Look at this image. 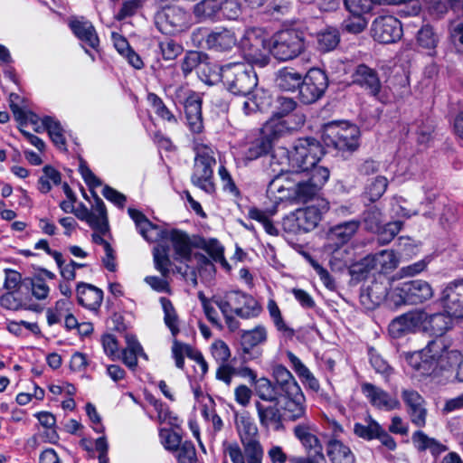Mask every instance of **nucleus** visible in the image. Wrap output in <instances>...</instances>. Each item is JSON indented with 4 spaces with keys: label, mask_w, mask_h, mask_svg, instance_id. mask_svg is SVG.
Masks as SVG:
<instances>
[{
    "label": "nucleus",
    "mask_w": 463,
    "mask_h": 463,
    "mask_svg": "<svg viewBox=\"0 0 463 463\" xmlns=\"http://www.w3.org/2000/svg\"><path fill=\"white\" fill-rule=\"evenodd\" d=\"M323 156L322 145L313 137L298 139L290 150L278 147L270 160L277 176L269 183L268 192H287L279 197L280 200L306 202L313 198L330 175L327 167L318 165Z\"/></svg>",
    "instance_id": "f257e3e1"
},
{
    "label": "nucleus",
    "mask_w": 463,
    "mask_h": 463,
    "mask_svg": "<svg viewBox=\"0 0 463 463\" xmlns=\"http://www.w3.org/2000/svg\"><path fill=\"white\" fill-rule=\"evenodd\" d=\"M128 213L135 222L140 235L149 242H159L153 250V258L156 269L163 277L169 274L171 261L169 248L163 243L171 241L175 250V260L189 261L192 257V244L188 235L178 230L165 231L156 224H153L140 211L128 208Z\"/></svg>",
    "instance_id": "f03ea898"
},
{
    "label": "nucleus",
    "mask_w": 463,
    "mask_h": 463,
    "mask_svg": "<svg viewBox=\"0 0 463 463\" xmlns=\"http://www.w3.org/2000/svg\"><path fill=\"white\" fill-rule=\"evenodd\" d=\"M461 358V353L457 349H451L450 340L446 337H436L423 349L405 355L409 366L421 376L449 370L458 365Z\"/></svg>",
    "instance_id": "7ed1b4c3"
},
{
    "label": "nucleus",
    "mask_w": 463,
    "mask_h": 463,
    "mask_svg": "<svg viewBox=\"0 0 463 463\" xmlns=\"http://www.w3.org/2000/svg\"><path fill=\"white\" fill-rule=\"evenodd\" d=\"M377 289V284L371 287L369 297L375 298L376 305L384 301L390 308H398L403 305L422 304L431 299L434 295L431 285L423 279L404 281L392 288L388 292L383 291V296H375Z\"/></svg>",
    "instance_id": "20e7f679"
},
{
    "label": "nucleus",
    "mask_w": 463,
    "mask_h": 463,
    "mask_svg": "<svg viewBox=\"0 0 463 463\" xmlns=\"http://www.w3.org/2000/svg\"><path fill=\"white\" fill-rule=\"evenodd\" d=\"M219 71L224 85L234 95H250L258 84L256 72L250 63L232 62L222 66Z\"/></svg>",
    "instance_id": "39448f33"
},
{
    "label": "nucleus",
    "mask_w": 463,
    "mask_h": 463,
    "mask_svg": "<svg viewBox=\"0 0 463 463\" xmlns=\"http://www.w3.org/2000/svg\"><path fill=\"white\" fill-rule=\"evenodd\" d=\"M194 163L191 181L200 189L212 193L214 189L213 183V166L216 165L215 149L202 140H194Z\"/></svg>",
    "instance_id": "423d86ee"
},
{
    "label": "nucleus",
    "mask_w": 463,
    "mask_h": 463,
    "mask_svg": "<svg viewBox=\"0 0 463 463\" xmlns=\"http://www.w3.org/2000/svg\"><path fill=\"white\" fill-rule=\"evenodd\" d=\"M328 209V203L323 199L317 200L315 204L297 209L283 219V229L287 232L295 234L308 232L318 225L322 215Z\"/></svg>",
    "instance_id": "0eeeda50"
},
{
    "label": "nucleus",
    "mask_w": 463,
    "mask_h": 463,
    "mask_svg": "<svg viewBox=\"0 0 463 463\" xmlns=\"http://www.w3.org/2000/svg\"><path fill=\"white\" fill-rule=\"evenodd\" d=\"M306 50L303 32L297 29L280 30L269 39L270 54L279 61H288L298 57Z\"/></svg>",
    "instance_id": "6e6552de"
},
{
    "label": "nucleus",
    "mask_w": 463,
    "mask_h": 463,
    "mask_svg": "<svg viewBox=\"0 0 463 463\" xmlns=\"http://www.w3.org/2000/svg\"><path fill=\"white\" fill-rule=\"evenodd\" d=\"M239 45L249 63L264 67L269 62V39L260 28L247 29Z\"/></svg>",
    "instance_id": "1a4fd4ad"
},
{
    "label": "nucleus",
    "mask_w": 463,
    "mask_h": 463,
    "mask_svg": "<svg viewBox=\"0 0 463 463\" xmlns=\"http://www.w3.org/2000/svg\"><path fill=\"white\" fill-rule=\"evenodd\" d=\"M359 128L355 125L329 123L325 126L323 138L327 146L339 151L356 150L359 146Z\"/></svg>",
    "instance_id": "9d476101"
},
{
    "label": "nucleus",
    "mask_w": 463,
    "mask_h": 463,
    "mask_svg": "<svg viewBox=\"0 0 463 463\" xmlns=\"http://www.w3.org/2000/svg\"><path fill=\"white\" fill-rule=\"evenodd\" d=\"M214 304L218 307H228L234 314L243 319L257 317L261 312L259 302L250 295L234 290L228 292L223 298H215Z\"/></svg>",
    "instance_id": "9b49d317"
},
{
    "label": "nucleus",
    "mask_w": 463,
    "mask_h": 463,
    "mask_svg": "<svg viewBox=\"0 0 463 463\" xmlns=\"http://www.w3.org/2000/svg\"><path fill=\"white\" fill-rule=\"evenodd\" d=\"M224 442L223 451L232 463H262L263 448L259 439L241 442Z\"/></svg>",
    "instance_id": "f8f14e48"
},
{
    "label": "nucleus",
    "mask_w": 463,
    "mask_h": 463,
    "mask_svg": "<svg viewBox=\"0 0 463 463\" xmlns=\"http://www.w3.org/2000/svg\"><path fill=\"white\" fill-rule=\"evenodd\" d=\"M276 405L280 408L285 421L307 420V402L301 388L279 394Z\"/></svg>",
    "instance_id": "ddd939ff"
},
{
    "label": "nucleus",
    "mask_w": 463,
    "mask_h": 463,
    "mask_svg": "<svg viewBox=\"0 0 463 463\" xmlns=\"http://www.w3.org/2000/svg\"><path fill=\"white\" fill-rule=\"evenodd\" d=\"M328 86L327 76L320 69H311L302 79L299 86V98L305 104H311L318 100Z\"/></svg>",
    "instance_id": "4468645a"
},
{
    "label": "nucleus",
    "mask_w": 463,
    "mask_h": 463,
    "mask_svg": "<svg viewBox=\"0 0 463 463\" xmlns=\"http://www.w3.org/2000/svg\"><path fill=\"white\" fill-rule=\"evenodd\" d=\"M306 121L302 113H294L291 116L282 118L279 116H272L263 126L262 133L271 139V143L294 130L301 128Z\"/></svg>",
    "instance_id": "2eb2a0df"
},
{
    "label": "nucleus",
    "mask_w": 463,
    "mask_h": 463,
    "mask_svg": "<svg viewBox=\"0 0 463 463\" xmlns=\"http://www.w3.org/2000/svg\"><path fill=\"white\" fill-rule=\"evenodd\" d=\"M372 36L381 43H392L402 36L401 22L392 15H380L372 24Z\"/></svg>",
    "instance_id": "dca6fc26"
},
{
    "label": "nucleus",
    "mask_w": 463,
    "mask_h": 463,
    "mask_svg": "<svg viewBox=\"0 0 463 463\" xmlns=\"http://www.w3.org/2000/svg\"><path fill=\"white\" fill-rule=\"evenodd\" d=\"M156 24L162 33H175L186 27L187 14L179 6H165L156 13Z\"/></svg>",
    "instance_id": "f3484780"
},
{
    "label": "nucleus",
    "mask_w": 463,
    "mask_h": 463,
    "mask_svg": "<svg viewBox=\"0 0 463 463\" xmlns=\"http://www.w3.org/2000/svg\"><path fill=\"white\" fill-rule=\"evenodd\" d=\"M426 319L427 314L423 311L415 310L405 313L390 323L388 327L389 334L394 338H399L420 328Z\"/></svg>",
    "instance_id": "a211bd4d"
},
{
    "label": "nucleus",
    "mask_w": 463,
    "mask_h": 463,
    "mask_svg": "<svg viewBox=\"0 0 463 463\" xmlns=\"http://www.w3.org/2000/svg\"><path fill=\"white\" fill-rule=\"evenodd\" d=\"M440 300L449 317H463V279L448 284L442 290Z\"/></svg>",
    "instance_id": "6ab92c4d"
},
{
    "label": "nucleus",
    "mask_w": 463,
    "mask_h": 463,
    "mask_svg": "<svg viewBox=\"0 0 463 463\" xmlns=\"http://www.w3.org/2000/svg\"><path fill=\"white\" fill-rule=\"evenodd\" d=\"M73 213L79 220L86 222L90 228L106 231L107 211L103 201L99 197H95L91 211L81 203L75 208Z\"/></svg>",
    "instance_id": "aec40b11"
},
{
    "label": "nucleus",
    "mask_w": 463,
    "mask_h": 463,
    "mask_svg": "<svg viewBox=\"0 0 463 463\" xmlns=\"http://www.w3.org/2000/svg\"><path fill=\"white\" fill-rule=\"evenodd\" d=\"M361 389L370 403L378 409L391 411L401 408V402L396 397L391 396L387 392L372 383H365Z\"/></svg>",
    "instance_id": "412c9836"
},
{
    "label": "nucleus",
    "mask_w": 463,
    "mask_h": 463,
    "mask_svg": "<svg viewBox=\"0 0 463 463\" xmlns=\"http://www.w3.org/2000/svg\"><path fill=\"white\" fill-rule=\"evenodd\" d=\"M69 25L75 36L84 44L86 53L94 61V55L86 49V46L97 49L99 44V40L93 24L90 21L80 17L71 19Z\"/></svg>",
    "instance_id": "4be33fe9"
},
{
    "label": "nucleus",
    "mask_w": 463,
    "mask_h": 463,
    "mask_svg": "<svg viewBox=\"0 0 463 463\" xmlns=\"http://www.w3.org/2000/svg\"><path fill=\"white\" fill-rule=\"evenodd\" d=\"M295 438L300 442L307 453L323 452L322 445L317 436L316 425L308 420L297 424L293 430Z\"/></svg>",
    "instance_id": "5701e85b"
},
{
    "label": "nucleus",
    "mask_w": 463,
    "mask_h": 463,
    "mask_svg": "<svg viewBox=\"0 0 463 463\" xmlns=\"http://www.w3.org/2000/svg\"><path fill=\"white\" fill-rule=\"evenodd\" d=\"M360 222L351 220L333 226L328 231L326 237L329 246L338 248L347 243L357 232Z\"/></svg>",
    "instance_id": "b1692460"
},
{
    "label": "nucleus",
    "mask_w": 463,
    "mask_h": 463,
    "mask_svg": "<svg viewBox=\"0 0 463 463\" xmlns=\"http://www.w3.org/2000/svg\"><path fill=\"white\" fill-rule=\"evenodd\" d=\"M208 48L217 52L232 50L238 43L236 33L232 29L215 28L206 37Z\"/></svg>",
    "instance_id": "393cba45"
},
{
    "label": "nucleus",
    "mask_w": 463,
    "mask_h": 463,
    "mask_svg": "<svg viewBox=\"0 0 463 463\" xmlns=\"http://www.w3.org/2000/svg\"><path fill=\"white\" fill-rule=\"evenodd\" d=\"M233 420L240 441L259 439V430L250 412L234 411Z\"/></svg>",
    "instance_id": "a878e982"
},
{
    "label": "nucleus",
    "mask_w": 463,
    "mask_h": 463,
    "mask_svg": "<svg viewBox=\"0 0 463 463\" xmlns=\"http://www.w3.org/2000/svg\"><path fill=\"white\" fill-rule=\"evenodd\" d=\"M354 81L368 90L373 96H377L381 90L382 84L377 72L364 64L357 66Z\"/></svg>",
    "instance_id": "bb28decb"
},
{
    "label": "nucleus",
    "mask_w": 463,
    "mask_h": 463,
    "mask_svg": "<svg viewBox=\"0 0 463 463\" xmlns=\"http://www.w3.org/2000/svg\"><path fill=\"white\" fill-rule=\"evenodd\" d=\"M77 298L80 305L97 310L103 300V291L90 284L80 283L77 287Z\"/></svg>",
    "instance_id": "cd10ccee"
},
{
    "label": "nucleus",
    "mask_w": 463,
    "mask_h": 463,
    "mask_svg": "<svg viewBox=\"0 0 463 463\" xmlns=\"http://www.w3.org/2000/svg\"><path fill=\"white\" fill-rule=\"evenodd\" d=\"M257 414L261 426L265 428H273L279 430L282 428V421L284 420L280 408L277 406H265L260 402H255Z\"/></svg>",
    "instance_id": "c85d7f7f"
},
{
    "label": "nucleus",
    "mask_w": 463,
    "mask_h": 463,
    "mask_svg": "<svg viewBox=\"0 0 463 463\" xmlns=\"http://www.w3.org/2000/svg\"><path fill=\"white\" fill-rule=\"evenodd\" d=\"M268 340V329L262 325L259 324L251 329L242 330L241 332V341L243 352L250 353L251 349L258 345H264Z\"/></svg>",
    "instance_id": "c756f323"
},
{
    "label": "nucleus",
    "mask_w": 463,
    "mask_h": 463,
    "mask_svg": "<svg viewBox=\"0 0 463 463\" xmlns=\"http://www.w3.org/2000/svg\"><path fill=\"white\" fill-rule=\"evenodd\" d=\"M326 454L331 463H356L351 449L336 439H331L327 442Z\"/></svg>",
    "instance_id": "7c9ffc66"
},
{
    "label": "nucleus",
    "mask_w": 463,
    "mask_h": 463,
    "mask_svg": "<svg viewBox=\"0 0 463 463\" xmlns=\"http://www.w3.org/2000/svg\"><path fill=\"white\" fill-rule=\"evenodd\" d=\"M42 126L35 128V131L47 130L52 141L57 148L66 151V140L64 130L61 123L52 117H44L41 119Z\"/></svg>",
    "instance_id": "2f4dec72"
},
{
    "label": "nucleus",
    "mask_w": 463,
    "mask_h": 463,
    "mask_svg": "<svg viewBox=\"0 0 463 463\" xmlns=\"http://www.w3.org/2000/svg\"><path fill=\"white\" fill-rule=\"evenodd\" d=\"M127 346L122 351V361L131 370H135L137 366V357L147 359V355L144 353L141 345L134 335H126Z\"/></svg>",
    "instance_id": "473e14b6"
},
{
    "label": "nucleus",
    "mask_w": 463,
    "mask_h": 463,
    "mask_svg": "<svg viewBox=\"0 0 463 463\" xmlns=\"http://www.w3.org/2000/svg\"><path fill=\"white\" fill-rule=\"evenodd\" d=\"M273 376L278 395L301 388L293 374L284 365H276L273 369Z\"/></svg>",
    "instance_id": "72a5a7b5"
},
{
    "label": "nucleus",
    "mask_w": 463,
    "mask_h": 463,
    "mask_svg": "<svg viewBox=\"0 0 463 463\" xmlns=\"http://www.w3.org/2000/svg\"><path fill=\"white\" fill-rule=\"evenodd\" d=\"M181 68L185 76L194 70H197L200 74L204 73L207 69L210 70V63L206 54L199 52H189L183 59Z\"/></svg>",
    "instance_id": "f704fd0d"
},
{
    "label": "nucleus",
    "mask_w": 463,
    "mask_h": 463,
    "mask_svg": "<svg viewBox=\"0 0 463 463\" xmlns=\"http://www.w3.org/2000/svg\"><path fill=\"white\" fill-rule=\"evenodd\" d=\"M302 75L293 68H283L277 72L276 84L285 91H294L302 82Z\"/></svg>",
    "instance_id": "c9c22d12"
},
{
    "label": "nucleus",
    "mask_w": 463,
    "mask_h": 463,
    "mask_svg": "<svg viewBox=\"0 0 463 463\" xmlns=\"http://www.w3.org/2000/svg\"><path fill=\"white\" fill-rule=\"evenodd\" d=\"M374 270L379 273H389L395 269L399 264V259L393 250H383L371 254Z\"/></svg>",
    "instance_id": "e433bc0d"
},
{
    "label": "nucleus",
    "mask_w": 463,
    "mask_h": 463,
    "mask_svg": "<svg viewBox=\"0 0 463 463\" xmlns=\"http://www.w3.org/2000/svg\"><path fill=\"white\" fill-rule=\"evenodd\" d=\"M412 442L420 451L430 450L433 455H439L446 447L433 438L427 436L423 431L418 430L412 434Z\"/></svg>",
    "instance_id": "4c0bfd02"
},
{
    "label": "nucleus",
    "mask_w": 463,
    "mask_h": 463,
    "mask_svg": "<svg viewBox=\"0 0 463 463\" xmlns=\"http://www.w3.org/2000/svg\"><path fill=\"white\" fill-rule=\"evenodd\" d=\"M450 317L442 313L433 314L430 317L427 316V319L422 326L425 330L430 331L432 335L438 337H444L443 334L449 328L451 324Z\"/></svg>",
    "instance_id": "58836bf2"
},
{
    "label": "nucleus",
    "mask_w": 463,
    "mask_h": 463,
    "mask_svg": "<svg viewBox=\"0 0 463 463\" xmlns=\"http://www.w3.org/2000/svg\"><path fill=\"white\" fill-rule=\"evenodd\" d=\"M219 8V0H203L194 5V14L201 22L220 20Z\"/></svg>",
    "instance_id": "ea45409f"
},
{
    "label": "nucleus",
    "mask_w": 463,
    "mask_h": 463,
    "mask_svg": "<svg viewBox=\"0 0 463 463\" xmlns=\"http://www.w3.org/2000/svg\"><path fill=\"white\" fill-rule=\"evenodd\" d=\"M340 42V34L337 29L326 28L317 34V48L323 52L333 51Z\"/></svg>",
    "instance_id": "a19ab883"
},
{
    "label": "nucleus",
    "mask_w": 463,
    "mask_h": 463,
    "mask_svg": "<svg viewBox=\"0 0 463 463\" xmlns=\"http://www.w3.org/2000/svg\"><path fill=\"white\" fill-rule=\"evenodd\" d=\"M272 147L271 139L268 138L262 132L261 135L250 143L245 157L248 160H255L262 156L267 155Z\"/></svg>",
    "instance_id": "79ce46f5"
},
{
    "label": "nucleus",
    "mask_w": 463,
    "mask_h": 463,
    "mask_svg": "<svg viewBox=\"0 0 463 463\" xmlns=\"http://www.w3.org/2000/svg\"><path fill=\"white\" fill-rule=\"evenodd\" d=\"M61 181L60 172L51 165H45L38 180V189L41 193L47 194L52 190V185L60 184Z\"/></svg>",
    "instance_id": "37998d69"
},
{
    "label": "nucleus",
    "mask_w": 463,
    "mask_h": 463,
    "mask_svg": "<svg viewBox=\"0 0 463 463\" xmlns=\"http://www.w3.org/2000/svg\"><path fill=\"white\" fill-rule=\"evenodd\" d=\"M160 303L162 305V308L164 311V321L165 326L171 331V334L174 337H175L179 333V320L176 311L172 304V302L165 298H161Z\"/></svg>",
    "instance_id": "c03bdc74"
},
{
    "label": "nucleus",
    "mask_w": 463,
    "mask_h": 463,
    "mask_svg": "<svg viewBox=\"0 0 463 463\" xmlns=\"http://www.w3.org/2000/svg\"><path fill=\"white\" fill-rule=\"evenodd\" d=\"M381 431V425L370 416L366 420V424L355 423L354 426V434L366 440L376 439Z\"/></svg>",
    "instance_id": "a18cd8bd"
},
{
    "label": "nucleus",
    "mask_w": 463,
    "mask_h": 463,
    "mask_svg": "<svg viewBox=\"0 0 463 463\" xmlns=\"http://www.w3.org/2000/svg\"><path fill=\"white\" fill-rule=\"evenodd\" d=\"M71 302L66 299H60L55 303L54 307L48 308L46 318L49 326H53L61 321L62 318L71 311Z\"/></svg>",
    "instance_id": "49530a36"
},
{
    "label": "nucleus",
    "mask_w": 463,
    "mask_h": 463,
    "mask_svg": "<svg viewBox=\"0 0 463 463\" xmlns=\"http://www.w3.org/2000/svg\"><path fill=\"white\" fill-rule=\"evenodd\" d=\"M267 309L269 311L271 321L278 331L288 335H292L294 334V330L290 328L284 321L281 311L274 299H269Z\"/></svg>",
    "instance_id": "de8ad7c7"
},
{
    "label": "nucleus",
    "mask_w": 463,
    "mask_h": 463,
    "mask_svg": "<svg viewBox=\"0 0 463 463\" xmlns=\"http://www.w3.org/2000/svg\"><path fill=\"white\" fill-rule=\"evenodd\" d=\"M254 391L257 396L265 402H276L278 401V395L276 393V386H273L271 382L265 377L258 379L254 383Z\"/></svg>",
    "instance_id": "09e8293b"
},
{
    "label": "nucleus",
    "mask_w": 463,
    "mask_h": 463,
    "mask_svg": "<svg viewBox=\"0 0 463 463\" xmlns=\"http://www.w3.org/2000/svg\"><path fill=\"white\" fill-rule=\"evenodd\" d=\"M196 349H194L190 345L181 343L175 338L173 341L172 345V356L175 360V366L179 369H183L184 365V356L192 359L193 354Z\"/></svg>",
    "instance_id": "8fccbe9b"
},
{
    "label": "nucleus",
    "mask_w": 463,
    "mask_h": 463,
    "mask_svg": "<svg viewBox=\"0 0 463 463\" xmlns=\"http://www.w3.org/2000/svg\"><path fill=\"white\" fill-rule=\"evenodd\" d=\"M388 186V180L383 175L373 178L366 185L365 193L372 202L380 199L385 193Z\"/></svg>",
    "instance_id": "3c124183"
},
{
    "label": "nucleus",
    "mask_w": 463,
    "mask_h": 463,
    "mask_svg": "<svg viewBox=\"0 0 463 463\" xmlns=\"http://www.w3.org/2000/svg\"><path fill=\"white\" fill-rule=\"evenodd\" d=\"M220 19L236 20L241 14V5L239 0H219Z\"/></svg>",
    "instance_id": "603ef678"
},
{
    "label": "nucleus",
    "mask_w": 463,
    "mask_h": 463,
    "mask_svg": "<svg viewBox=\"0 0 463 463\" xmlns=\"http://www.w3.org/2000/svg\"><path fill=\"white\" fill-rule=\"evenodd\" d=\"M449 39L458 52H463V21L455 19L449 24Z\"/></svg>",
    "instance_id": "864d4df0"
},
{
    "label": "nucleus",
    "mask_w": 463,
    "mask_h": 463,
    "mask_svg": "<svg viewBox=\"0 0 463 463\" xmlns=\"http://www.w3.org/2000/svg\"><path fill=\"white\" fill-rule=\"evenodd\" d=\"M402 222L395 221L385 224L384 226H379V231H374L378 233L379 242L382 244L389 243L401 231Z\"/></svg>",
    "instance_id": "5fc2aeb1"
},
{
    "label": "nucleus",
    "mask_w": 463,
    "mask_h": 463,
    "mask_svg": "<svg viewBox=\"0 0 463 463\" xmlns=\"http://www.w3.org/2000/svg\"><path fill=\"white\" fill-rule=\"evenodd\" d=\"M147 102L154 109L155 112L165 120L176 122L175 117L165 107L163 100L155 93H148Z\"/></svg>",
    "instance_id": "6e6d98bb"
},
{
    "label": "nucleus",
    "mask_w": 463,
    "mask_h": 463,
    "mask_svg": "<svg viewBox=\"0 0 463 463\" xmlns=\"http://www.w3.org/2000/svg\"><path fill=\"white\" fill-rule=\"evenodd\" d=\"M367 20L364 15L350 14V15L344 20L343 28L345 31L350 33H362L367 26Z\"/></svg>",
    "instance_id": "4d7b16f0"
},
{
    "label": "nucleus",
    "mask_w": 463,
    "mask_h": 463,
    "mask_svg": "<svg viewBox=\"0 0 463 463\" xmlns=\"http://www.w3.org/2000/svg\"><path fill=\"white\" fill-rule=\"evenodd\" d=\"M372 270H374V266L371 254L350 266V274L357 279L364 278Z\"/></svg>",
    "instance_id": "13d9d810"
},
{
    "label": "nucleus",
    "mask_w": 463,
    "mask_h": 463,
    "mask_svg": "<svg viewBox=\"0 0 463 463\" xmlns=\"http://www.w3.org/2000/svg\"><path fill=\"white\" fill-rule=\"evenodd\" d=\"M210 351L212 356L219 364L227 363L231 357L230 347L221 339H217L212 343Z\"/></svg>",
    "instance_id": "bf43d9fd"
},
{
    "label": "nucleus",
    "mask_w": 463,
    "mask_h": 463,
    "mask_svg": "<svg viewBox=\"0 0 463 463\" xmlns=\"http://www.w3.org/2000/svg\"><path fill=\"white\" fill-rule=\"evenodd\" d=\"M159 436L165 449L172 452L177 450L182 443L181 436L171 430L161 429Z\"/></svg>",
    "instance_id": "052dcab7"
},
{
    "label": "nucleus",
    "mask_w": 463,
    "mask_h": 463,
    "mask_svg": "<svg viewBox=\"0 0 463 463\" xmlns=\"http://www.w3.org/2000/svg\"><path fill=\"white\" fill-rule=\"evenodd\" d=\"M417 42L420 47L430 50L437 46L438 38L434 33L432 27L426 25L419 30L417 33Z\"/></svg>",
    "instance_id": "680f3d73"
},
{
    "label": "nucleus",
    "mask_w": 463,
    "mask_h": 463,
    "mask_svg": "<svg viewBox=\"0 0 463 463\" xmlns=\"http://www.w3.org/2000/svg\"><path fill=\"white\" fill-rule=\"evenodd\" d=\"M249 216L255 221H258L260 222L263 226V229L265 232L269 235H278L279 231L275 227V225L272 223V222L269 219L268 215L265 212L258 209V208H251L249 211Z\"/></svg>",
    "instance_id": "e2e57ef3"
},
{
    "label": "nucleus",
    "mask_w": 463,
    "mask_h": 463,
    "mask_svg": "<svg viewBox=\"0 0 463 463\" xmlns=\"http://www.w3.org/2000/svg\"><path fill=\"white\" fill-rule=\"evenodd\" d=\"M153 405L157 412V419L161 423L165 422L171 426H178L179 419L170 411L167 405L159 401H155Z\"/></svg>",
    "instance_id": "0e129e2a"
},
{
    "label": "nucleus",
    "mask_w": 463,
    "mask_h": 463,
    "mask_svg": "<svg viewBox=\"0 0 463 463\" xmlns=\"http://www.w3.org/2000/svg\"><path fill=\"white\" fill-rule=\"evenodd\" d=\"M3 273V289H5L7 292H15L16 290H18L22 284V275L18 271L11 269H4Z\"/></svg>",
    "instance_id": "69168bd1"
},
{
    "label": "nucleus",
    "mask_w": 463,
    "mask_h": 463,
    "mask_svg": "<svg viewBox=\"0 0 463 463\" xmlns=\"http://www.w3.org/2000/svg\"><path fill=\"white\" fill-rule=\"evenodd\" d=\"M160 50L163 58L166 61H173L183 52V46L174 40H165L160 43Z\"/></svg>",
    "instance_id": "338daca9"
},
{
    "label": "nucleus",
    "mask_w": 463,
    "mask_h": 463,
    "mask_svg": "<svg viewBox=\"0 0 463 463\" xmlns=\"http://www.w3.org/2000/svg\"><path fill=\"white\" fill-rule=\"evenodd\" d=\"M179 463H194L195 449L192 442H182L177 450H175Z\"/></svg>",
    "instance_id": "774afa93"
}]
</instances>
